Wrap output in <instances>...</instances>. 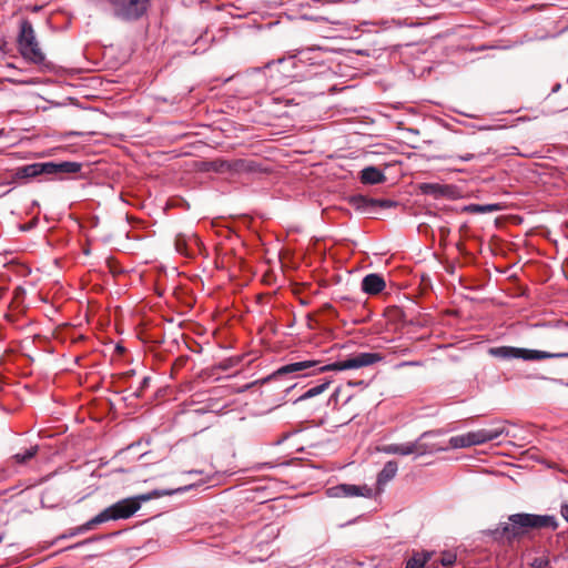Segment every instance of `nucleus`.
<instances>
[{
  "label": "nucleus",
  "instance_id": "obj_1",
  "mask_svg": "<svg viewBox=\"0 0 568 568\" xmlns=\"http://www.w3.org/2000/svg\"><path fill=\"white\" fill-rule=\"evenodd\" d=\"M383 359L378 353H358L351 357L335 362L333 364L320 366L317 361H301L286 364L273 373L271 377H280L286 374H296L298 376H308L315 373L327 371H347L357 369L374 365Z\"/></svg>",
  "mask_w": 568,
  "mask_h": 568
},
{
  "label": "nucleus",
  "instance_id": "obj_2",
  "mask_svg": "<svg viewBox=\"0 0 568 568\" xmlns=\"http://www.w3.org/2000/svg\"><path fill=\"white\" fill-rule=\"evenodd\" d=\"M558 523L555 516L535 514H514L508 517V523H503L494 530L496 539H505L511 542L521 538L534 529H557Z\"/></svg>",
  "mask_w": 568,
  "mask_h": 568
},
{
  "label": "nucleus",
  "instance_id": "obj_3",
  "mask_svg": "<svg viewBox=\"0 0 568 568\" xmlns=\"http://www.w3.org/2000/svg\"><path fill=\"white\" fill-rule=\"evenodd\" d=\"M163 494L154 490L149 494L139 495L131 498L119 500L118 503L105 508L103 511L90 519V525H99L109 520L126 519L133 516L141 507L142 501H148Z\"/></svg>",
  "mask_w": 568,
  "mask_h": 568
},
{
  "label": "nucleus",
  "instance_id": "obj_4",
  "mask_svg": "<svg viewBox=\"0 0 568 568\" xmlns=\"http://www.w3.org/2000/svg\"><path fill=\"white\" fill-rule=\"evenodd\" d=\"M505 429L506 428L501 423H497L488 428H481L453 436L449 439V444L453 448H465L481 445L499 438L505 433Z\"/></svg>",
  "mask_w": 568,
  "mask_h": 568
},
{
  "label": "nucleus",
  "instance_id": "obj_5",
  "mask_svg": "<svg viewBox=\"0 0 568 568\" xmlns=\"http://www.w3.org/2000/svg\"><path fill=\"white\" fill-rule=\"evenodd\" d=\"M488 354L493 357L500 359L518 358L523 361H542L548 358L566 356V354H556L546 351L527 349L514 346L490 347L488 349Z\"/></svg>",
  "mask_w": 568,
  "mask_h": 568
},
{
  "label": "nucleus",
  "instance_id": "obj_6",
  "mask_svg": "<svg viewBox=\"0 0 568 568\" xmlns=\"http://www.w3.org/2000/svg\"><path fill=\"white\" fill-rule=\"evenodd\" d=\"M113 8L116 18L124 21H134L143 17L151 1L150 0H108Z\"/></svg>",
  "mask_w": 568,
  "mask_h": 568
},
{
  "label": "nucleus",
  "instance_id": "obj_7",
  "mask_svg": "<svg viewBox=\"0 0 568 568\" xmlns=\"http://www.w3.org/2000/svg\"><path fill=\"white\" fill-rule=\"evenodd\" d=\"M17 41L23 59L36 62V34L31 21L26 19L20 21Z\"/></svg>",
  "mask_w": 568,
  "mask_h": 568
},
{
  "label": "nucleus",
  "instance_id": "obj_8",
  "mask_svg": "<svg viewBox=\"0 0 568 568\" xmlns=\"http://www.w3.org/2000/svg\"><path fill=\"white\" fill-rule=\"evenodd\" d=\"M80 170L81 164L72 161L38 163V175H48L59 180L64 179L67 175L77 174Z\"/></svg>",
  "mask_w": 568,
  "mask_h": 568
},
{
  "label": "nucleus",
  "instance_id": "obj_9",
  "mask_svg": "<svg viewBox=\"0 0 568 568\" xmlns=\"http://www.w3.org/2000/svg\"><path fill=\"white\" fill-rule=\"evenodd\" d=\"M326 495L331 498L349 497H373V489L367 485L338 484L326 489Z\"/></svg>",
  "mask_w": 568,
  "mask_h": 568
},
{
  "label": "nucleus",
  "instance_id": "obj_10",
  "mask_svg": "<svg viewBox=\"0 0 568 568\" xmlns=\"http://www.w3.org/2000/svg\"><path fill=\"white\" fill-rule=\"evenodd\" d=\"M381 450L385 454L400 456H407L412 454L422 456L427 452L426 447L419 440L405 444H389L384 446Z\"/></svg>",
  "mask_w": 568,
  "mask_h": 568
},
{
  "label": "nucleus",
  "instance_id": "obj_11",
  "mask_svg": "<svg viewBox=\"0 0 568 568\" xmlns=\"http://www.w3.org/2000/svg\"><path fill=\"white\" fill-rule=\"evenodd\" d=\"M266 68L270 70L272 77L278 73L285 79H292L295 77L293 70L296 68V60L294 57L282 58L267 63Z\"/></svg>",
  "mask_w": 568,
  "mask_h": 568
},
{
  "label": "nucleus",
  "instance_id": "obj_12",
  "mask_svg": "<svg viewBox=\"0 0 568 568\" xmlns=\"http://www.w3.org/2000/svg\"><path fill=\"white\" fill-rule=\"evenodd\" d=\"M386 286L385 280L382 275L371 273L362 280V291L368 295L379 294Z\"/></svg>",
  "mask_w": 568,
  "mask_h": 568
},
{
  "label": "nucleus",
  "instance_id": "obj_13",
  "mask_svg": "<svg viewBox=\"0 0 568 568\" xmlns=\"http://www.w3.org/2000/svg\"><path fill=\"white\" fill-rule=\"evenodd\" d=\"M398 464L395 460L387 462L377 475V487L379 490L390 481L397 474Z\"/></svg>",
  "mask_w": 568,
  "mask_h": 568
},
{
  "label": "nucleus",
  "instance_id": "obj_14",
  "mask_svg": "<svg viewBox=\"0 0 568 568\" xmlns=\"http://www.w3.org/2000/svg\"><path fill=\"white\" fill-rule=\"evenodd\" d=\"M384 180V173L375 166L365 168L361 172V181L365 184H378Z\"/></svg>",
  "mask_w": 568,
  "mask_h": 568
},
{
  "label": "nucleus",
  "instance_id": "obj_15",
  "mask_svg": "<svg viewBox=\"0 0 568 568\" xmlns=\"http://www.w3.org/2000/svg\"><path fill=\"white\" fill-rule=\"evenodd\" d=\"M429 559L430 555L428 552H417L410 559H408L405 568H425V565Z\"/></svg>",
  "mask_w": 568,
  "mask_h": 568
},
{
  "label": "nucleus",
  "instance_id": "obj_16",
  "mask_svg": "<svg viewBox=\"0 0 568 568\" xmlns=\"http://www.w3.org/2000/svg\"><path fill=\"white\" fill-rule=\"evenodd\" d=\"M36 456V446L24 449L22 453H17L12 456V462L18 465H23Z\"/></svg>",
  "mask_w": 568,
  "mask_h": 568
},
{
  "label": "nucleus",
  "instance_id": "obj_17",
  "mask_svg": "<svg viewBox=\"0 0 568 568\" xmlns=\"http://www.w3.org/2000/svg\"><path fill=\"white\" fill-rule=\"evenodd\" d=\"M331 384V381L328 379H325L324 382H322L321 384L316 385V386H313L311 388H308L301 397L300 399H306V398H311V397H314V396H317L320 395L321 393H323L327 387L328 385Z\"/></svg>",
  "mask_w": 568,
  "mask_h": 568
},
{
  "label": "nucleus",
  "instance_id": "obj_18",
  "mask_svg": "<svg viewBox=\"0 0 568 568\" xmlns=\"http://www.w3.org/2000/svg\"><path fill=\"white\" fill-rule=\"evenodd\" d=\"M423 193L425 194H432L435 196L444 195L445 194V186L437 184V183H425L420 186Z\"/></svg>",
  "mask_w": 568,
  "mask_h": 568
},
{
  "label": "nucleus",
  "instance_id": "obj_19",
  "mask_svg": "<svg viewBox=\"0 0 568 568\" xmlns=\"http://www.w3.org/2000/svg\"><path fill=\"white\" fill-rule=\"evenodd\" d=\"M501 206L499 204H473L469 206V211L473 213H490L495 211H499Z\"/></svg>",
  "mask_w": 568,
  "mask_h": 568
},
{
  "label": "nucleus",
  "instance_id": "obj_20",
  "mask_svg": "<svg viewBox=\"0 0 568 568\" xmlns=\"http://www.w3.org/2000/svg\"><path fill=\"white\" fill-rule=\"evenodd\" d=\"M16 175L20 179L34 178L36 164H29L17 169Z\"/></svg>",
  "mask_w": 568,
  "mask_h": 568
},
{
  "label": "nucleus",
  "instance_id": "obj_21",
  "mask_svg": "<svg viewBox=\"0 0 568 568\" xmlns=\"http://www.w3.org/2000/svg\"><path fill=\"white\" fill-rule=\"evenodd\" d=\"M89 524H90V520H89V521H87V523H85V524H83V525H80V526H78V527H75V528L71 529V530H70L69 536H77V535L83 534V532H85V531H89V530L93 529V528L97 526V525H90V526H87V525H89Z\"/></svg>",
  "mask_w": 568,
  "mask_h": 568
},
{
  "label": "nucleus",
  "instance_id": "obj_22",
  "mask_svg": "<svg viewBox=\"0 0 568 568\" xmlns=\"http://www.w3.org/2000/svg\"><path fill=\"white\" fill-rule=\"evenodd\" d=\"M440 562L447 568L453 567L456 562V555L452 552H444L440 558Z\"/></svg>",
  "mask_w": 568,
  "mask_h": 568
},
{
  "label": "nucleus",
  "instance_id": "obj_23",
  "mask_svg": "<svg viewBox=\"0 0 568 568\" xmlns=\"http://www.w3.org/2000/svg\"><path fill=\"white\" fill-rule=\"evenodd\" d=\"M38 71L42 70V68L49 69V64L44 62V55L38 50Z\"/></svg>",
  "mask_w": 568,
  "mask_h": 568
},
{
  "label": "nucleus",
  "instance_id": "obj_24",
  "mask_svg": "<svg viewBox=\"0 0 568 568\" xmlns=\"http://www.w3.org/2000/svg\"><path fill=\"white\" fill-rule=\"evenodd\" d=\"M560 514L564 519L568 523V501L564 503L560 507Z\"/></svg>",
  "mask_w": 568,
  "mask_h": 568
},
{
  "label": "nucleus",
  "instance_id": "obj_25",
  "mask_svg": "<svg viewBox=\"0 0 568 568\" xmlns=\"http://www.w3.org/2000/svg\"><path fill=\"white\" fill-rule=\"evenodd\" d=\"M175 245H176V250L180 252V253H184V246H185V242L184 240L178 237L176 239V242H175Z\"/></svg>",
  "mask_w": 568,
  "mask_h": 568
},
{
  "label": "nucleus",
  "instance_id": "obj_26",
  "mask_svg": "<svg viewBox=\"0 0 568 568\" xmlns=\"http://www.w3.org/2000/svg\"><path fill=\"white\" fill-rule=\"evenodd\" d=\"M352 202L356 204L357 206L362 205L363 203H366L367 200L364 196H355L352 199Z\"/></svg>",
  "mask_w": 568,
  "mask_h": 568
},
{
  "label": "nucleus",
  "instance_id": "obj_27",
  "mask_svg": "<svg viewBox=\"0 0 568 568\" xmlns=\"http://www.w3.org/2000/svg\"><path fill=\"white\" fill-rule=\"evenodd\" d=\"M376 203L381 206V207H390L393 205V202L389 201V200H377Z\"/></svg>",
  "mask_w": 568,
  "mask_h": 568
},
{
  "label": "nucleus",
  "instance_id": "obj_28",
  "mask_svg": "<svg viewBox=\"0 0 568 568\" xmlns=\"http://www.w3.org/2000/svg\"><path fill=\"white\" fill-rule=\"evenodd\" d=\"M338 393H339V389H336V390L332 394V396H331V398H329V403H333V404H334V406H336V405H337V402H338Z\"/></svg>",
  "mask_w": 568,
  "mask_h": 568
},
{
  "label": "nucleus",
  "instance_id": "obj_29",
  "mask_svg": "<svg viewBox=\"0 0 568 568\" xmlns=\"http://www.w3.org/2000/svg\"><path fill=\"white\" fill-rule=\"evenodd\" d=\"M462 161H470L475 158V155L473 153H466L464 155H459L458 156Z\"/></svg>",
  "mask_w": 568,
  "mask_h": 568
},
{
  "label": "nucleus",
  "instance_id": "obj_30",
  "mask_svg": "<svg viewBox=\"0 0 568 568\" xmlns=\"http://www.w3.org/2000/svg\"><path fill=\"white\" fill-rule=\"evenodd\" d=\"M149 382H150V377H144L141 382V389H143L144 387H146L149 385Z\"/></svg>",
  "mask_w": 568,
  "mask_h": 568
},
{
  "label": "nucleus",
  "instance_id": "obj_31",
  "mask_svg": "<svg viewBox=\"0 0 568 568\" xmlns=\"http://www.w3.org/2000/svg\"><path fill=\"white\" fill-rule=\"evenodd\" d=\"M40 301L43 302V303H48L47 298H42L41 297Z\"/></svg>",
  "mask_w": 568,
  "mask_h": 568
},
{
  "label": "nucleus",
  "instance_id": "obj_32",
  "mask_svg": "<svg viewBox=\"0 0 568 568\" xmlns=\"http://www.w3.org/2000/svg\"><path fill=\"white\" fill-rule=\"evenodd\" d=\"M243 164V161H240V162H236L235 165H242Z\"/></svg>",
  "mask_w": 568,
  "mask_h": 568
}]
</instances>
